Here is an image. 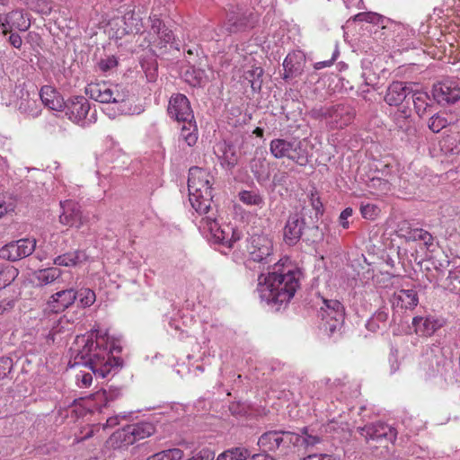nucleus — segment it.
I'll return each instance as SVG.
<instances>
[{
	"label": "nucleus",
	"instance_id": "nucleus-16",
	"mask_svg": "<svg viewBox=\"0 0 460 460\" xmlns=\"http://www.w3.org/2000/svg\"><path fill=\"white\" fill-rule=\"evenodd\" d=\"M34 238H22L8 243L0 248V259L17 261L30 256L36 249Z\"/></svg>",
	"mask_w": 460,
	"mask_h": 460
},
{
	"label": "nucleus",
	"instance_id": "nucleus-64",
	"mask_svg": "<svg viewBox=\"0 0 460 460\" xmlns=\"http://www.w3.org/2000/svg\"><path fill=\"white\" fill-rule=\"evenodd\" d=\"M146 460H168L166 451H161L149 456Z\"/></svg>",
	"mask_w": 460,
	"mask_h": 460
},
{
	"label": "nucleus",
	"instance_id": "nucleus-41",
	"mask_svg": "<svg viewBox=\"0 0 460 460\" xmlns=\"http://www.w3.org/2000/svg\"><path fill=\"white\" fill-rule=\"evenodd\" d=\"M239 199L246 205L261 207L264 204L262 196L259 191L255 190H243L239 193Z\"/></svg>",
	"mask_w": 460,
	"mask_h": 460
},
{
	"label": "nucleus",
	"instance_id": "nucleus-33",
	"mask_svg": "<svg viewBox=\"0 0 460 460\" xmlns=\"http://www.w3.org/2000/svg\"><path fill=\"white\" fill-rule=\"evenodd\" d=\"M388 315L389 313L386 307L379 308L367 322V329L376 332L380 329L385 328L387 326Z\"/></svg>",
	"mask_w": 460,
	"mask_h": 460
},
{
	"label": "nucleus",
	"instance_id": "nucleus-38",
	"mask_svg": "<svg viewBox=\"0 0 460 460\" xmlns=\"http://www.w3.org/2000/svg\"><path fill=\"white\" fill-rule=\"evenodd\" d=\"M412 102L416 113L423 117L431 107L430 99L427 93L416 92L412 94Z\"/></svg>",
	"mask_w": 460,
	"mask_h": 460
},
{
	"label": "nucleus",
	"instance_id": "nucleus-52",
	"mask_svg": "<svg viewBox=\"0 0 460 460\" xmlns=\"http://www.w3.org/2000/svg\"><path fill=\"white\" fill-rule=\"evenodd\" d=\"M446 281L447 288H448L452 292H457L460 290V279L456 272L450 271Z\"/></svg>",
	"mask_w": 460,
	"mask_h": 460
},
{
	"label": "nucleus",
	"instance_id": "nucleus-34",
	"mask_svg": "<svg viewBox=\"0 0 460 460\" xmlns=\"http://www.w3.org/2000/svg\"><path fill=\"white\" fill-rule=\"evenodd\" d=\"M2 21L9 22L14 30L25 31L30 27V22L25 18L21 10L12 11L2 16Z\"/></svg>",
	"mask_w": 460,
	"mask_h": 460
},
{
	"label": "nucleus",
	"instance_id": "nucleus-30",
	"mask_svg": "<svg viewBox=\"0 0 460 460\" xmlns=\"http://www.w3.org/2000/svg\"><path fill=\"white\" fill-rule=\"evenodd\" d=\"M87 255L83 250H75L58 255L54 259V264L64 267H73L85 261Z\"/></svg>",
	"mask_w": 460,
	"mask_h": 460
},
{
	"label": "nucleus",
	"instance_id": "nucleus-4",
	"mask_svg": "<svg viewBox=\"0 0 460 460\" xmlns=\"http://www.w3.org/2000/svg\"><path fill=\"white\" fill-rule=\"evenodd\" d=\"M209 172L199 167L189 170L188 190L191 207L200 215L212 211V188Z\"/></svg>",
	"mask_w": 460,
	"mask_h": 460
},
{
	"label": "nucleus",
	"instance_id": "nucleus-47",
	"mask_svg": "<svg viewBox=\"0 0 460 460\" xmlns=\"http://www.w3.org/2000/svg\"><path fill=\"white\" fill-rule=\"evenodd\" d=\"M14 210V204L10 196L5 193H0V218L9 212Z\"/></svg>",
	"mask_w": 460,
	"mask_h": 460
},
{
	"label": "nucleus",
	"instance_id": "nucleus-12",
	"mask_svg": "<svg viewBox=\"0 0 460 460\" xmlns=\"http://www.w3.org/2000/svg\"><path fill=\"white\" fill-rule=\"evenodd\" d=\"M155 432V427L153 423L141 421L127 425L122 429L116 431L112 438L120 442L119 447H128L152 436Z\"/></svg>",
	"mask_w": 460,
	"mask_h": 460
},
{
	"label": "nucleus",
	"instance_id": "nucleus-32",
	"mask_svg": "<svg viewBox=\"0 0 460 460\" xmlns=\"http://www.w3.org/2000/svg\"><path fill=\"white\" fill-rule=\"evenodd\" d=\"M18 111L28 117L36 118L40 114V108L36 100L30 98V94H22L17 103Z\"/></svg>",
	"mask_w": 460,
	"mask_h": 460
},
{
	"label": "nucleus",
	"instance_id": "nucleus-29",
	"mask_svg": "<svg viewBox=\"0 0 460 460\" xmlns=\"http://www.w3.org/2000/svg\"><path fill=\"white\" fill-rule=\"evenodd\" d=\"M40 98L42 103L53 111H62L64 107V102L49 85H44L40 91Z\"/></svg>",
	"mask_w": 460,
	"mask_h": 460
},
{
	"label": "nucleus",
	"instance_id": "nucleus-45",
	"mask_svg": "<svg viewBox=\"0 0 460 460\" xmlns=\"http://www.w3.org/2000/svg\"><path fill=\"white\" fill-rule=\"evenodd\" d=\"M448 125L447 119L445 116L439 114H434L429 120V128L435 132L438 133L443 128H445Z\"/></svg>",
	"mask_w": 460,
	"mask_h": 460
},
{
	"label": "nucleus",
	"instance_id": "nucleus-25",
	"mask_svg": "<svg viewBox=\"0 0 460 460\" xmlns=\"http://www.w3.org/2000/svg\"><path fill=\"white\" fill-rule=\"evenodd\" d=\"M250 168L259 183L261 184L269 181L270 176V164L264 151H255L254 157L250 162Z\"/></svg>",
	"mask_w": 460,
	"mask_h": 460
},
{
	"label": "nucleus",
	"instance_id": "nucleus-60",
	"mask_svg": "<svg viewBox=\"0 0 460 460\" xmlns=\"http://www.w3.org/2000/svg\"><path fill=\"white\" fill-rule=\"evenodd\" d=\"M165 451L168 460H181L183 457V452L179 448H172Z\"/></svg>",
	"mask_w": 460,
	"mask_h": 460
},
{
	"label": "nucleus",
	"instance_id": "nucleus-27",
	"mask_svg": "<svg viewBox=\"0 0 460 460\" xmlns=\"http://www.w3.org/2000/svg\"><path fill=\"white\" fill-rule=\"evenodd\" d=\"M443 323L434 316H416L412 319L414 332L420 336L429 337L441 328Z\"/></svg>",
	"mask_w": 460,
	"mask_h": 460
},
{
	"label": "nucleus",
	"instance_id": "nucleus-53",
	"mask_svg": "<svg viewBox=\"0 0 460 460\" xmlns=\"http://www.w3.org/2000/svg\"><path fill=\"white\" fill-rule=\"evenodd\" d=\"M12 364L13 361L9 358H0V379L6 376V375L10 372Z\"/></svg>",
	"mask_w": 460,
	"mask_h": 460
},
{
	"label": "nucleus",
	"instance_id": "nucleus-42",
	"mask_svg": "<svg viewBox=\"0 0 460 460\" xmlns=\"http://www.w3.org/2000/svg\"><path fill=\"white\" fill-rule=\"evenodd\" d=\"M262 74L263 70L261 67H254L244 73V79L250 83L253 91L261 90L262 83L261 77Z\"/></svg>",
	"mask_w": 460,
	"mask_h": 460
},
{
	"label": "nucleus",
	"instance_id": "nucleus-19",
	"mask_svg": "<svg viewBox=\"0 0 460 460\" xmlns=\"http://www.w3.org/2000/svg\"><path fill=\"white\" fill-rule=\"evenodd\" d=\"M358 432L367 441L382 442L385 440L393 443L397 438L396 429L382 421L365 425L358 429Z\"/></svg>",
	"mask_w": 460,
	"mask_h": 460
},
{
	"label": "nucleus",
	"instance_id": "nucleus-28",
	"mask_svg": "<svg viewBox=\"0 0 460 460\" xmlns=\"http://www.w3.org/2000/svg\"><path fill=\"white\" fill-rule=\"evenodd\" d=\"M411 93V89L403 82L394 81L389 84L385 95V102L390 106L402 103Z\"/></svg>",
	"mask_w": 460,
	"mask_h": 460
},
{
	"label": "nucleus",
	"instance_id": "nucleus-17",
	"mask_svg": "<svg viewBox=\"0 0 460 460\" xmlns=\"http://www.w3.org/2000/svg\"><path fill=\"white\" fill-rule=\"evenodd\" d=\"M422 370L426 376L446 379L447 372L452 368V364L441 353H435L434 350L427 352L420 362Z\"/></svg>",
	"mask_w": 460,
	"mask_h": 460
},
{
	"label": "nucleus",
	"instance_id": "nucleus-15",
	"mask_svg": "<svg viewBox=\"0 0 460 460\" xmlns=\"http://www.w3.org/2000/svg\"><path fill=\"white\" fill-rule=\"evenodd\" d=\"M246 249L249 259L255 262L267 264L272 261L273 243L266 235H252L247 240Z\"/></svg>",
	"mask_w": 460,
	"mask_h": 460
},
{
	"label": "nucleus",
	"instance_id": "nucleus-9",
	"mask_svg": "<svg viewBox=\"0 0 460 460\" xmlns=\"http://www.w3.org/2000/svg\"><path fill=\"white\" fill-rule=\"evenodd\" d=\"M320 328L328 335L339 331L344 322V307L335 299H323V305L318 312Z\"/></svg>",
	"mask_w": 460,
	"mask_h": 460
},
{
	"label": "nucleus",
	"instance_id": "nucleus-59",
	"mask_svg": "<svg viewBox=\"0 0 460 460\" xmlns=\"http://www.w3.org/2000/svg\"><path fill=\"white\" fill-rule=\"evenodd\" d=\"M197 460H213L215 453L209 448L201 449L196 456Z\"/></svg>",
	"mask_w": 460,
	"mask_h": 460
},
{
	"label": "nucleus",
	"instance_id": "nucleus-23",
	"mask_svg": "<svg viewBox=\"0 0 460 460\" xmlns=\"http://www.w3.org/2000/svg\"><path fill=\"white\" fill-rule=\"evenodd\" d=\"M75 300L76 293L74 288H63L50 296L47 305L51 312L58 314L71 306Z\"/></svg>",
	"mask_w": 460,
	"mask_h": 460
},
{
	"label": "nucleus",
	"instance_id": "nucleus-31",
	"mask_svg": "<svg viewBox=\"0 0 460 460\" xmlns=\"http://www.w3.org/2000/svg\"><path fill=\"white\" fill-rule=\"evenodd\" d=\"M61 274L62 271L60 269L50 267L36 271L35 278L39 285L47 286L53 283H59L61 281Z\"/></svg>",
	"mask_w": 460,
	"mask_h": 460
},
{
	"label": "nucleus",
	"instance_id": "nucleus-7",
	"mask_svg": "<svg viewBox=\"0 0 460 460\" xmlns=\"http://www.w3.org/2000/svg\"><path fill=\"white\" fill-rule=\"evenodd\" d=\"M312 118L325 120L332 129L343 128L353 121L356 111L353 107L338 103L330 107L314 108L310 112Z\"/></svg>",
	"mask_w": 460,
	"mask_h": 460
},
{
	"label": "nucleus",
	"instance_id": "nucleus-55",
	"mask_svg": "<svg viewBox=\"0 0 460 460\" xmlns=\"http://www.w3.org/2000/svg\"><path fill=\"white\" fill-rule=\"evenodd\" d=\"M427 232L428 231L421 228L411 229L408 232L407 239L410 241H421L424 237V234H426Z\"/></svg>",
	"mask_w": 460,
	"mask_h": 460
},
{
	"label": "nucleus",
	"instance_id": "nucleus-50",
	"mask_svg": "<svg viewBox=\"0 0 460 460\" xmlns=\"http://www.w3.org/2000/svg\"><path fill=\"white\" fill-rule=\"evenodd\" d=\"M118 66V61L114 56L102 58L98 63V67L102 72H108Z\"/></svg>",
	"mask_w": 460,
	"mask_h": 460
},
{
	"label": "nucleus",
	"instance_id": "nucleus-62",
	"mask_svg": "<svg viewBox=\"0 0 460 460\" xmlns=\"http://www.w3.org/2000/svg\"><path fill=\"white\" fill-rule=\"evenodd\" d=\"M4 14H0V33L6 35L7 33H11L14 28L11 26V24L8 22H5L2 21V16Z\"/></svg>",
	"mask_w": 460,
	"mask_h": 460
},
{
	"label": "nucleus",
	"instance_id": "nucleus-5",
	"mask_svg": "<svg viewBox=\"0 0 460 460\" xmlns=\"http://www.w3.org/2000/svg\"><path fill=\"white\" fill-rule=\"evenodd\" d=\"M313 145L307 138H274L270 152L276 159L287 158L300 166H305L312 157Z\"/></svg>",
	"mask_w": 460,
	"mask_h": 460
},
{
	"label": "nucleus",
	"instance_id": "nucleus-2",
	"mask_svg": "<svg viewBox=\"0 0 460 460\" xmlns=\"http://www.w3.org/2000/svg\"><path fill=\"white\" fill-rule=\"evenodd\" d=\"M300 277L299 270L279 261L267 276H259L257 292L260 298L279 310V306L287 305L295 296L300 286Z\"/></svg>",
	"mask_w": 460,
	"mask_h": 460
},
{
	"label": "nucleus",
	"instance_id": "nucleus-58",
	"mask_svg": "<svg viewBox=\"0 0 460 460\" xmlns=\"http://www.w3.org/2000/svg\"><path fill=\"white\" fill-rule=\"evenodd\" d=\"M302 460H340V458L328 454H311L304 457Z\"/></svg>",
	"mask_w": 460,
	"mask_h": 460
},
{
	"label": "nucleus",
	"instance_id": "nucleus-61",
	"mask_svg": "<svg viewBox=\"0 0 460 460\" xmlns=\"http://www.w3.org/2000/svg\"><path fill=\"white\" fill-rule=\"evenodd\" d=\"M8 42L15 49H20L22 44V40L18 33L11 32L8 38Z\"/></svg>",
	"mask_w": 460,
	"mask_h": 460
},
{
	"label": "nucleus",
	"instance_id": "nucleus-57",
	"mask_svg": "<svg viewBox=\"0 0 460 460\" xmlns=\"http://www.w3.org/2000/svg\"><path fill=\"white\" fill-rule=\"evenodd\" d=\"M15 305L14 299H3L0 301V315L9 313Z\"/></svg>",
	"mask_w": 460,
	"mask_h": 460
},
{
	"label": "nucleus",
	"instance_id": "nucleus-18",
	"mask_svg": "<svg viewBox=\"0 0 460 460\" xmlns=\"http://www.w3.org/2000/svg\"><path fill=\"white\" fill-rule=\"evenodd\" d=\"M109 396L105 390H100L86 399L75 401L71 407V412L76 418L84 417L88 412L101 411L102 407L108 404Z\"/></svg>",
	"mask_w": 460,
	"mask_h": 460
},
{
	"label": "nucleus",
	"instance_id": "nucleus-21",
	"mask_svg": "<svg viewBox=\"0 0 460 460\" xmlns=\"http://www.w3.org/2000/svg\"><path fill=\"white\" fill-rule=\"evenodd\" d=\"M434 100L441 105L453 104L460 100V85L454 80H444L433 85Z\"/></svg>",
	"mask_w": 460,
	"mask_h": 460
},
{
	"label": "nucleus",
	"instance_id": "nucleus-36",
	"mask_svg": "<svg viewBox=\"0 0 460 460\" xmlns=\"http://www.w3.org/2000/svg\"><path fill=\"white\" fill-rule=\"evenodd\" d=\"M352 19L354 22H367L373 23V24L381 23L382 26L380 28V31L376 30L374 32L376 37L378 33L385 34V31L383 32V31L387 30V26L383 24L385 18L376 13H372V12L358 13V14L354 15Z\"/></svg>",
	"mask_w": 460,
	"mask_h": 460
},
{
	"label": "nucleus",
	"instance_id": "nucleus-26",
	"mask_svg": "<svg viewBox=\"0 0 460 460\" xmlns=\"http://www.w3.org/2000/svg\"><path fill=\"white\" fill-rule=\"evenodd\" d=\"M305 58L300 52H292L288 54L283 62L284 79H292L302 75Z\"/></svg>",
	"mask_w": 460,
	"mask_h": 460
},
{
	"label": "nucleus",
	"instance_id": "nucleus-51",
	"mask_svg": "<svg viewBox=\"0 0 460 460\" xmlns=\"http://www.w3.org/2000/svg\"><path fill=\"white\" fill-rule=\"evenodd\" d=\"M310 204H311L313 209L315 212V218H316L315 221L317 222L319 216L322 215L323 212V206L322 201L320 200V197L317 194V192H312L311 193V195H310Z\"/></svg>",
	"mask_w": 460,
	"mask_h": 460
},
{
	"label": "nucleus",
	"instance_id": "nucleus-6",
	"mask_svg": "<svg viewBox=\"0 0 460 460\" xmlns=\"http://www.w3.org/2000/svg\"><path fill=\"white\" fill-rule=\"evenodd\" d=\"M273 0H248L240 8V11H230L227 14L226 29L230 33L243 31L252 27L256 22L260 9L271 5Z\"/></svg>",
	"mask_w": 460,
	"mask_h": 460
},
{
	"label": "nucleus",
	"instance_id": "nucleus-46",
	"mask_svg": "<svg viewBox=\"0 0 460 460\" xmlns=\"http://www.w3.org/2000/svg\"><path fill=\"white\" fill-rule=\"evenodd\" d=\"M204 75V71L191 67L184 74L186 82L190 84L196 86L201 84Z\"/></svg>",
	"mask_w": 460,
	"mask_h": 460
},
{
	"label": "nucleus",
	"instance_id": "nucleus-40",
	"mask_svg": "<svg viewBox=\"0 0 460 460\" xmlns=\"http://www.w3.org/2000/svg\"><path fill=\"white\" fill-rule=\"evenodd\" d=\"M78 305L83 308L90 307L96 300L95 292L88 288H82L75 290Z\"/></svg>",
	"mask_w": 460,
	"mask_h": 460
},
{
	"label": "nucleus",
	"instance_id": "nucleus-3",
	"mask_svg": "<svg viewBox=\"0 0 460 460\" xmlns=\"http://www.w3.org/2000/svg\"><path fill=\"white\" fill-rule=\"evenodd\" d=\"M85 93L98 102L109 104L105 113L110 118L139 113V108L134 105L132 95L122 84L105 81L91 83L85 87Z\"/></svg>",
	"mask_w": 460,
	"mask_h": 460
},
{
	"label": "nucleus",
	"instance_id": "nucleus-14",
	"mask_svg": "<svg viewBox=\"0 0 460 460\" xmlns=\"http://www.w3.org/2000/svg\"><path fill=\"white\" fill-rule=\"evenodd\" d=\"M232 228L230 226L221 227L217 221L216 213L213 210L208 214H205L199 222V229L203 234H206L208 238L212 239L215 243L227 247L230 242Z\"/></svg>",
	"mask_w": 460,
	"mask_h": 460
},
{
	"label": "nucleus",
	"instance_id": "nucleus-44",
	"mask_svg": "<svg viewBox=\"0 0 460 460\" xmlns=\"http://www.w3.org/2000/svg\"><path fill=\"white\" fill-rule=\"evenodd\" d=\"M300 442L305 448L313 447L322 442V438L317 435L308 433V428L305 427L301 429Z\"/></svg>",
	"mask_w": 460,
	"mask_h": 460
},
{
	"label": "nucleus",
	"instance_id": "nucleus-48",
	"mask_svg": "<svg viewBox=\"0 0 460 460\" xmlns=\"http://www.w3.org/2000/svg\"><path fill=\"white\" fill-rule=\"evenodd\" d=\"M360 212L364 218L374 220L379 213V208L374 204L361 205Z\"/></svg>",
	"mask_w": 460,
	"mask_h": 460
},
{
	"label": "nucleus",
	"instance_id": "nucleus-54",
	"mask_svg": "<svg viewBox=\"0 0 460 460\" xmlns=\"http://www.w3.org/2000/svg\"><path fill=\"white\" fill-rule=\"evenodd\" d=\"M339 54H340L339 49L336 47L332 53V58L329 60H325V61L316 62L314 64V68L316 70H319L323 67L331 66L333 64V62L336 60V58H338Z\"/></svg>",
	"mask_w": 460,
	"mask_h": 460
},
{
	"label": "nucleus",
	"instance_id": "nucleus-8",
	"mask_svg": "<svg viewBox=\"0 0 460 460\" xmlns=\"http://www.w3.org/2000/svg\"><path fill=\"white\" fill-rule=\"evenodd\" d=\"M307 209L303 208L301 211L292 213L288 216L283 229V238L286 244L293 246L305 235L306 231H319L316 221L306 222L305 216Z\"/></svg>",
	"mask_w": 460,
	"mask_h": 460
},
{
	"label": "nucleus",
	"instance_id": "nucleus-56",
	"mask_svg": "<svg viewBox=\"0 0 460 460\" xmlns=\"http://www.w3.org/2000/svg\"><path fill=\"white\" fill-rule=\"evenodd\" d=\"M353 210L351 208H346L340 215L339 221L341 226L347 229L349 226L348 218L352 216Z\"/></svg>",
	"mask_w": 460,
	"mask_h": 460
},
{
	"label": "nucleus",
	"instance_id": "nucleus-11",
	"mask_svg": "<svg viewBox=\"0 0 460 460\" xmlns=\"http://www.w3.org/2000/svg\"><path fill=\"white\" fill-rule=\"evenodd\" d=\"M150 30L148 31L149 44L161 50V53L166 52L167 46L176 50L180 49L179 43L175 40L174 34L164 22L156 15L150 16Z\"/></svg>",
	"mask_w": 460,
	"mask_h": 460
},
{
	"label": "nucleus",
	"instance_id": "nucleus-10",
	"mask_svg": "<svg viewBox=\"0 0 460 460\" xmlns=\"http://www.w3.org/2000/svg\"><path fill=\"white\" fill-rule=\"evenodd\" d=\"M300 443L299 434L285 430H270L263 433L258 440V445L263 451L284 452Z\"/></svg>",
	"mask_w": 460,
	"mask_h": 460
},
{
	"label": "nucleus",
	"instance_id": "nucleus-22",
	"mask_svg": "<svg viewBox=\"0 0 460 460\" xmlns=\"http://www.w3.org/2000/svg\"><path fill=\"white\" fill-rule=\"evenodd\" d=\"M61 213L59 222L68 227L80 228L84 225V217L81 206L73 199L61 200L59 202Z\"/></svg>",
	"mask_w": 460,
	"mask_h": 460
},
{
	"label": "nucleus",
	"instance_id": "nucleus-39",
	"mask_svg": "<svg viewBox=\"0 0 460 460\" xmlns=\"http://www.w3.org/2000/svg\"><path fill=\"white\" fill-rule=\"evenodd\" d=\"M250 452L245 447H233L221 453L217 460H246Z\"/></svg>",
	"mask_w": 460,
	"mask_h": 460
},
{
	"label": "nucleus",
	"instance_id": "nucleus-35",
	"mask_svg": "<svg viewBox=\"0 0 460 460\" xmlns=\"http://www.w3.org/2000/svg\"><path fill=\"white\" fill-rule=\"evenodd\" d=\"M181 128L180 137L186 142L189 146H193L198 140V128L195 119L183 121Z\"/></svg>",
	"mask_w": 460,
	"mask_h": 460
},
{
	"label": "nucleus",
	"instance_id": "nucleus-49",
	"mask_svg": "<svg viewBox=\"0 0 460 460\" xmlns=\"http://www.w3.org/2000/svg\"><path fill=\"white\" fill-rule=\"evenodd\" d=\"M54 0H36V11L44 15H49L53 10Z\"/></svg>",
	"mask_w": 460,
	"mask_h": 460
},
{
	"label": "nucleus",
	"instance_id": "nucleus-24",
	"mask_svg": "<svg viewBox=\"0 0 460 460\" xmlns=\"http://www.w3.org/2000/svg\"><path fill=\"white\" fill-rule=\"evenodd\" d=\"M390 302L395 311L411 310L418 305L419 297L414 289H400L394 293Z\"/></svg>",
	"mask_w": 460,
	"mask_h": 460
},
{
	"label": "nucleus",
	"instance_id": "nucleus-20",
	"mask_svg": "<svg viewBox=\"0 0 460 460\" xmlns=\"http://www.w3.org/2000/svg\"><path fill=\"white\" fill-rule=\"evenodd\" d=\"M169 117L178 122L194 119L193 111L189 99L182 93H173L168 102Z\"/></svg>",
	"mask_w": 460,
	"mask_h": 460
},
{
	"label": "nucleus",
	"instance_id": "nucleus-1",
	"mask_svg": "<svg viewBox=\"0 0 460 460\" xmlns=\"http://www.w3.org/2000/svg\"><path fill=\"white\" fill-rule=\"evenodd\" d=\"M75 348H71L72 366L82 365L88 367L95 376L106 377L113 368L122 366L119 357L112 356V350L120 352V347H109L107 339L93 332L88 337H77Z\"/></svg>",
	"mask_w": 460,
	"mask_h": 460
},
{
	"label": "nucleus",
	"instance_id": "nucleus-43",
	"mask_svg": "<svg viewBox=\"0 0 460 460\" xmlns=\"http://www.w3.org/2000/svg\"><path fill=\"white\" fill-rule=\"evenodd\" d=\"M18 270L14 267H4L0 264V288L10 285L18 276Z\"/></svg>",
	"mask_w": 460,
	"mask_h": 460
},
{
	"label": "nucleus",
	"instance_id": "nucleus-37",
	"mask_svg": "<svg viewBox=\"0 0 460 460\" xmlns=\"http://www.w3.org/2000/svg\"><path fill=\"white\" fill-rule=\"evenodd\" d=\"M410 117L411 111L408 108L395 111L393 118L397 128L402 132L410 133L413 129Z\"/></svg>",
	"mask_w": 460,
	"mask_h": 460
},
{
	"label": "nucleus",
	"instance_id": "nucleus-13",
	"mask_svg": "<svg viewBox=\"0 0 460 460\" xmlns=\"http://www.w3.org/2000/svg\"><path fill=\"white\" fill-rule=\"evenodd\" d=\"M65 113L73 122L82 127L89 126L95 121L94 114L90 117L88 113L91 110L90 102L84 96H74L64 102Z\"/></svg>",
	"mask_w": 460,
	"mask_h": 460
},
{
	"label": "nucleus",
	"instance_id": "nucleus-63",
	"mask_svg": "<svg viewBox=\"0 0 460 460\" xmlns=\"http://www.w3.org/2000/svg\"><path fill=\"white\" fill-rule=\"evenodd\" d=\"M77 380L81 381L84 387L90 386L93 382V376L90 373H84L81 376V379L79 378V375H77Z\"/></svg>",
	"mask_w": 460,
	"mask_h": 460
}]
</instances>
